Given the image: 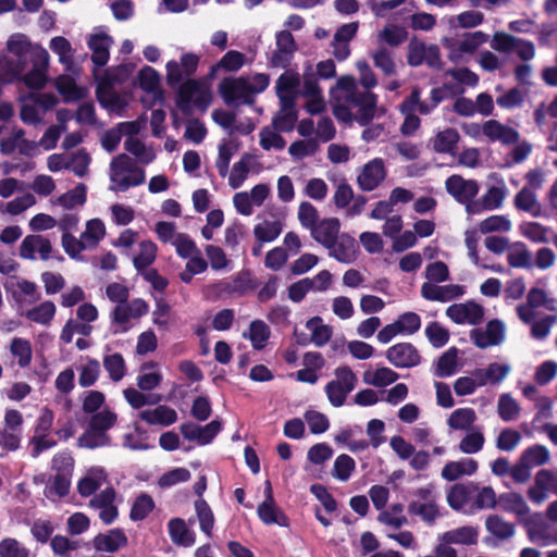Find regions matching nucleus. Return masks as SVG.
Listing matches in <instances>:
<instances>
[{"instance_id": "35", "label": "nucleus", "mask_w": 557, "mask_h": 557, "mask_svg": "<svg viewBox=\"0 0 557 557\" xmlns=\"http://www.w3.org/2000/svg\"><path fill=\"white\" fill-rule=\"evenodd\" d=\"M271 330L262 320H253L248 331L243 333V337L250 341L256 350H262L270 338Z\"/></svg>"}, {"instance_id": "61", "label": "nucleus", "mask_w": 557, "mask_h": 557, "mask_svg": "<svg viewBox=\"0 0 557 557\" xmlns=\"http://www.w3.org/2000/svg\"><path fill=\"white\" fill-rule=\"evenodd\" d=\"M71 474L54 473L46 486V496L59 498L69 494L71 487Z\"/></svg>"}, {"instance_id": "54", "label": "nucleus", "mask_w": 557, "mask_h": 557, "mask_svg": "<svg viewBox=\"0 0 557 557\" xmlns=\"http://www.w3.org/2000/svg\"><path fill=\"white\" fill-rule=\"evenodd\" d=\"M549 450L540 444H534L522 451L520 459L529 466V468H535L546 465L549 461Z\"/></svg>"}, {"instance_id": "14", "label": "nucleus", "mask_w": 557, "mask_h": 557, "mask_svg": "<svg viewBox=\"0 0 557 557\" xmlns=\"http://www.w3.org/2000/svg\"><path fill=\"white\" fill-rule=\"evenodd\" d=\"M408 63L411 66H419L425 63L428 66L441 70L443 62L440 48L436 45H425L423 42H411L408 47Z\"/></svg>"}, {"instance_id": "23", "label": "nucleus", "mask_w": 557, "mask_h": 557, "mask_svg": "<svg viewBox=\"0 0 557 557\" xmlns=\"http://www.w3.org/2000/svg\"><path fill=\"white\" fill-rule=\"evenodd\" d=\"M482 134L491 141H499L503 145L518 143L520 134L515 128L500 123L497 120H488L482 125Z\"/></svg>"}, {"instance_id": "60", "label": "nucleus", "mask_w": 557, "mask_h": 557, "mask_svg": "<svg viewBox=\"0 0 557 557\" xmlns=\"http://www.w3.org/2000/svg\"><path fill=\"white\" fill-rule=\"evenodd\" d=\"M103 368L113 382H120L126 374L124 358L119 352L104 356Z\"/></svg>"}, {"instance_id": "18", "label": "nucleus", "mask_w": 557, "mask_h": 557, "mask_svg": "<svg viewBox=\"0 0 557 557\" xmlns=\"http://www.w3.org/2000/svg\"><path fill=\"white\" fill-rule=\"evenodd\" d=\"M53 247L49 238L41 235H27L20 245V257L26 260H49Z\"/></svg>"}, {"instance_id": "29", "label": "nucleus", "mask_w": 557, "mask_h": 557, "mask_svg": "<svg viewBox=\"0 0 557 557\" xmlns=\"http://www.w3.org/2000/svg\"><path fill=\"white\" fill-rule=\"evenodd\" d=\"M138 417L149 425L169 426L177 421V412L165 405L143 410L138 413Z\"/></svg>"}, {"instance_id": "31", "label": "nucleus", "mask_w": 557, "mask_h": 557, "mask_svg": "<svg viewBox=\"0 0 557 557\" xmlns=\"http://www.w3.org/2000/svg\"><path fill=\"white\" fill-rule=\"evenodd\" d=\"M220 290L230 295L243 296L257 287L249 272H242L230 280L219 283Z\"/></svg>"}, {"instance_id": "39", "label": "nucleus", "mask_w": 557, "mask_h": 557, "mask_svg": "<svg viewBox=\"0 0 557 557\" xmlns=\"http://www.w3.org/2000/svg\"><path fill=\"white\" fill-rule=\"evenodd\" d=\"M299 85V76L293 72H285L276 81L275 89L276 96L280 101L288 99V101H296V89Z\"/></svg>"}, {"instance_id": "12", "label": "nucleus", "mask_w": 557, "mask_h": 557, "mask_svg": "<svg viewBox=\"0 0 557 557\" xmlns=\"http://www.w3.org/2000/svg\"><path fill=\"white\" fill-rule=\"evenodd\" d=\"M248 86V78H226L220 83L219 89L227 104L251 103L252 94Z\"/></svg>"}, {"instance_id": "36", "label": "nucleus", "mask_w": 557, "mask_h": 557, "mask_svg": "<svg viewBox=\"0 0 557 557\" xmlns=\"http://www.w3.org/2000/svg\"><path fill=\"white\" fill-rule=\"evenodd\" d=\"M124 149L136 158L137 164L147 165L156 159L152 147L147 146L137 137H128L124 141Z\"/></svg>"}, {"instance_id": "37", "label": "nucleus", "mask_w": 557, "mask_h": 557, "mask_svg": "<svg viewBox=\"0 0 557 557\" xmlns=\"http://www.w3.org/2000/svg\"><path fill=\"white\" fill-rule=\"evenodd\" d=\"M459 133L453 127L438 132L432 139L431 145L438 153H453L459 141Z\"/></svg>"}, {"instance_id": "33", "label": "nucleus", "mask_w": 557, "mask_h": 557, "mask_svg": "<svg viewBox=\"0 0 557 557\" xmlns=\"http://www.w3.org/2000/svg\"><path fill=\"white\" fill-rule=\"evenodd\" d=\"M107 481V474L102 468H91L86 475L77 483V491L81 496H91Z\"/></svg>"}, {"instance_id": "64", "label": "nucleus", "mask_w": 557, "mask_h": 557, "mask_svg": "<svg viewBox=\"0 0 557 557\" xmlns=\"http://www.w3.org/2000/svg\"><path fill=\"white\" fill-rule=\"evenodd\" d=\"M512 227L511 221L506 215H491L482 220L478 228L482 234H490L495 232H509Z\"/></svg>"}, {"instance_id": "55", "label": "nucleus", "mask_w": 557, "mask_h": 557, "mask_svg": "<svg viewBox=\"0 0 557 557\" xmlns=\"http://www.w3.org/2000/svg\"><path fill=\"white\" fill-rule=\"evenodd\" d=\"M508 195V188L506 183L500 180L495 185H492L482 196L484 205L487 206L488 210H497L503 207L504 201Z\"/></svg>"}, {"instance_id": "32", "label": "nucleus", "mask_w": 557, "mask_h": 557, "mask_svg": "<svg viewBox=\"0 0 557 557\" xmlns=\"http://www.w3.org/2000/svg\"><path fill=\"white\" fill-rule=\"evenodd\" d=\"M169 535L176 545L190 547L196 542L194 531L189 530L185 520L182 518H173L168 523Z\"/></svg>"}, {"instance_id": "21", "label": "nucleus", "mask_w": 557, "mask_h": 557, "mask_svg": "<svg viewBox=\"0 0 557 557\" xmlns=\"http://www.w3.org/2000/svg\"><path fill=\"white\" fill-rule=\"evenodd\" d=\"M115 496V491L112 487H107L89 500V506L99 511V518L106 524L112 523L117 517Z\"/></svg>"}, {"instance_id": "38", "label": "nucleus", "mask_w": 557, "mask_h": 557, "mask_svg": "<svg viewBox=\"0 0 557 557\" xmlns=\"http://www.w3.org/2000/svg\"><path fill=\"white\" fill-rule=\"evenodd\" d=\"M478 530L471 525L460 527L440 534L442 541L451 545H473L478 542Z\"/></svg>"}, {"instance_id": "5", "label": "nucleus", "mask_w": 557, "mask_h": 557, "mask_svg": "<svg viewBox=\"0 0 557 557\" xmlns=\"http://www.w3.org/2000/svg\"><path fill=\"white\" fill-rule=\"evenodd\" d=\"M211 102V92L205 81L188 79L180 85L177 107L184 113L193 107L205 111Z\"/></svg>"}, {"instance_id": "9", "label": "nucleus", "mask_w": 557, "mask_h": 557, "mask_svg": "<svg viewBox=\"0 0 557 557\" xmlns=\"http://www.w3.org/2000/svg\"><path fill=\"white\" fill-rule=\"evenodd\" d=\"M4 287L20 307L34 305L41 298L38 286L21 276H10Z\"/></svg>"}, {"instance_id": "3", "label": "nucleus", "mask_w": 557, "mask_h": 557, "mask_svg": "<svg viewBox=\"0 0 557 557\" xmlns=\"http://www.w3.org/2000/svg\"><path fill=\"white\" fill-rule=\"evenodd\" d=\"M109 180L110 190L124 193L132 187L143 185L146 181V173L127 153H120L110 162Z\"/></svg>"}, {"instance_id": "24", "label": "nucleus", "mask_w": 557, "mask_h": 557, "mask_svg": "<svg viewBox=\"0 0 557 557\" xmlns=\"http://www.w3.org/2000/svg\"><path fill=\"white\" fill-rule=\"evenodd\" d=\"M339 230L341 223L337 218H325L310 230V234L317 243L327 248L341 235Z\"/></svg>"}, {"instance_id": "2", "label": "nucleus", "mask_w": 557, "mask_h": 557, "mask_svg": "<svg viewBox=\"0 0 557 557\" xmlns=\"http://www.w3.org/2000/svg\"><path fill=\"white\" fill-rule=\"evenodd\" d=\"M9 55L0 58V69L9 81H14L24 73L29 64L39 60L48 51L37 44H33L24 34L16 33L7 41Z\"/></svg>"}, {"instance_id": "50", "label": "nucleus", "mask_w": 557, "mask_h": 557, "mask_svg": "<svg viewBox=\"0 0 557 557\" xmlns=\"http://www.w3.org/2000/svg\"><path fill=\"white\" fill-rule=\"evenodd\" d=\"M55 305L50 300H46L27 310L24 315L28 321L34 323L49 325L55 315Z\"/></svg>"}, {"instance_id": "26", "label": "nucleus", "mask_w": 557, "mask_h": 557, "mask_svg": "<svg viewBox=\"0 0 557 557\" xmlns=\"http://www.w3.org/2000/svg\"><path fill=\"white\" fill-rule=\"evenodd\" d=\"M113 44V39L104 34L90 35L87 45L91 50V61L96 66H104L110 58V48Z\"/></svg>"}, {"instance_id": "13", "label": "nucleus", "mask_w": 557, "mask_h": 557, "mask_svg": "<svg viewBox=\"0 0 557 557\" xmlns=\"http://www.w3.org/2000/svg\"><path fill=\"white\" fill-rule=\"evenodd\" d=\"M199 64V57L196 53L186 52L181 55L180 61L166 63V81L171 87L182 83L185 77L193 75Z\"/></svg>"}, {"instance_id": "41", "label": "nucleus", "mask_w": 557, "mask_h": 557, "mask_svg": "<svg viewBox=\"0 0 557 557\" xmlns=\"http://www.w3.org/2000/svg\"><path fill=\"white\" fill-rule=\"evenodd\" d=\"M476 420L474 409L465 407L454 410L447 419V424L451 430L470 431Z\"/></svg>"}, {"instance_id": "8", "label": "nucleus", "mask_w": 557, "mask_h": 557, "mask_svg": "<svg viewBox=\"0 0 557 557\" xmlns=\"http://www.w3.org/2000/svg\"><path fill=\"white\" fill-rule=\"evenodd\" d=\"M444 99L445 90L442 87L433 88L425 99L421 98L420 88L413 87L410 94L400 102L399 111H413L422 115H429Z\"/></svg>"}, {"instance_id": "7", "label": "nucleus", "mask_w": 557, "mask_h": 557, "mask_svg": "<svg viewBox=\"0 0 557 557\" xmlns=\"http://www.w3.org/2000/svg\"><path fill=\"white\" fill-rule=\"evenodd\" d=\"M491 48L500 53L515 52L524 62L531 61L535 57V46L532 41L504 32H496L493 35Z\"/></svg>"}, {"instance_id": "20", "label": "nucleus", "mask_w": 557, "mask_h": 557, "mask_svg": "<svg viewBox=\"0 0 557 557\" xmlns=\"http://www.w3.org/2000/svg\"><path fill=\"white\" fill-rule=\"evenodd\" d=\"M359 29L358 22L343 24L335 32L331 41L332 53L337 61H345L350 55V41L356 37Z\"/></svg>"}, {"instance_id": "49", "label": "nucleus", "mask_w": 557, "mask_h": 557, "mask_svg": "<svg viewBox=\"0 0 557 557\" xmlns=\"http://www.w3.org/2000/svg\"><path fill=\"white\" fill-rule=\"evenodd\" d=\"M258 516L265 524H278L281 527L288 525V518L275 505V502H262L258 506Z\"/></svg>"}, {"instance_id": "10", "label": "nucleus", "mask_w": 557, "mask_h": 557, "mask_svg": "<svg viewBox=\"0 0 557 557\" xmlns=\"http://www.w3.org/2000/svg\"><path fill=\"white\" fill-rule=\"evenodd\" d=\"M297 50V44L293 34L283 29L275 35V49L271 53L270 64L273 67L286 69L290 65L294 54Z\"/></svg>"}, {"instance_id": "52", "label": "nucleus", "mask_w": 557, "mask_h": 557, "mask_svg": "<svg viewBox=\"0 0 557 557\" xmlns=\"http://www.w3.org/2000/svg\"><path fill=\"white\" fill-rule=\"evenodd\" d=\"M485 436L481 429L473 428L460 440L458 449L466 455H473L482 450Z\"/></svg>"}, {"instance_id": "34", "label": "nucleus", "mask_w": 557, "mask_h": 557, "mask_svg": "<svg viewBox=\"0 0 557 557\" xmlns=\"http://www.w3.org/2000/svg\"><path fill=\"white\" fill-rule=\"evenodd\" d=\"M163 380V375L158 366L152 362L144 363L140 367V373L136 381L137 386L143 392H149L157 388Z\"/></svg>"}, {"instance_id": "43", "label": "nucleus", "mask_w": 557, "mask_h": 557, "mask_svg": "<svg viewBox=\"0 0 557 557\" xmlns=\"http://www.w3.org/2000/svg\"><path fill=\"white\" fill-rule=\"evenodd\" d=\"M513 203L518 210L529 212L533 216H539L542 212L537 196L530 187H523L516 195Z\"/></svg>"}, {"instance_id": "58", "label": "nucleus", "mask_w": 557, "mask_h": 557, "mask_svg": "<svg viewBox=\"0 0 557 557\" xmlns=\"http://www.w3.org/2000/svg\"><path fill=\"white\" fill-rule=\"evenodd\" d=\"M408 512L411 516L420 517L429 525H433L441 516L437 502L428 504L409 503Z\"/></svg>"}, {"instance_id": "46", "label": "nucleus", "mask_w": 557, "mask_h": 557, "mask_svg": "<svg viewBox=\"0 0 557 557\" xmlns=\"http://www.w3.org/2000/svg\"><path fill=\"white\" fill-rule=\"evenodd\" d=\"M306 327L311 334V342L318 347L324 346L331 339L333 333L332 327L324 324L320 317L309 319L306 323Z\"/></svg>"}, {"instance_id": "30", "label": "nucleus", "mask_w": 557, "mask_h": 557, "mask_svg": "<svg viewBox=\"0 0 557 557\" xmlns=\"http://www.w3.org/2000/svg\"><path fill=\"white\" fill-rule=\"evenodd\" d=\"M479 465L474 459L463 458L458 461L447 462L442 471L441 475L446 481H456L463 475H472L478 471Z\"/></svg>"}, {"instance_id": "53", "label": "nucleus", "mask_w": 557, "mask_h": 557, "mask_svg": "<svg viewBox=\"0 0 557 557\" xmlns=\"http://www.w3.org/2000/svg\"><path fill=\"white\" fill-rule=\"evenodd\" d=\"M252 157L249 153H245L242 158L234 163L230 176L228 185L233 189H237L247 178L251 169Z\"/></svg>"}, {"instance_id": "25", "label": "nucleus", "mask_w": 557, "mask_h": 557, "mask_svg": "<svg viewBox=\"0 0 557 557\" xmlns=\"http://www.w3.org/2000/svg\"><path fill=\"white\" fill-rule=\"evenodd\" d=\"M329 249L330 257L336 259L342 263H351L356 259L358 245L351 236L347 234H341L337 239L334 240Z\"/></svg>"}, {"instance_id": "42", "label": "nucleus", "mask_w": 557, "mask_h": 557, "mask_svg": "<svg viewBox=\"0 0 557 557\" xmlns=\"http://www.w3.org/2000/svg\"><path fill=\"white\" fill-rule=\"evenodd\" d=\"M507 262L512 268L531 269L533 267L532 252L521 242L510 245Z\"/></svg>"}, {"instance_id": "48", "label": "nucleus", "mask_w": 557, "mask_h": 557, "mask_svg": "<svg viewBox=\"0 0 557 557\" xmlns=\"http://www.w3.org/2000/svg\"><path fill=\"white\" fill-rule=\"evenodd\" d=\"M86 200L87 187L85 184L79 183L73 189L59 196L54 202L66 210H72L75 207H82Z\"/></svg>"}, {"instance_id": "56", "label": "nucleus", "mask_w": 557, "mask_h": 557, "mask_svg": "<svg viewBox=\"0 0 557 557\" xmlns=\"http://www.w3.org/2000/svg\"><path fill=\"white\" fill-rule=\"evenodd\" d=\"M521 408L517 400L509 394L504 393L497 401V413L505 422L515 421L520 416Z\"/></svg>"}, {"instance_id": "1", "label": "nucleus", "mask_w": 557, "mask_h": 557, "mask_svg": "<svg viewBox=\"0 0 557 557\" xmlns=\"http://www.w3.org/2000/svg\"><path fill=\"white\" fill-rule=\"evenodd\" d=\"M360 85L351 76H343L337 81V89L343 92V99L356 108L355 120L362 126L368 125L377 111V96L371 92L377 81L366 61H358Z\"/></svg>"}, {"instance_id": "15", "label": "nucleus", "mask_w": 557, "mask_h": 557, "mask_svg": "<svg viewBox=\"0 0 557 557\" xmlns=\"http://www.w3.org/2000/svg\"><path fill=\"white\" fill-rule=\"evenodd\" d=\"M446 315L456 324L478 325L484 319V309L474 301L453 304L447 307Z\"/></svg>"}, {"instance_id": "63", "label": "nucleus", "mask_w": 557, "mask_h": 557, "mask_svg": "<svg viewBox=\"0 0 557 557\" xmlns=\"http://www.w3.org/2000/svg\"><path fill=\"white\" fill-rule=\"evenodd\" d=\"M157 256V246L152 242H143L139 246V253L134 257L133 263L137 271L143 273L149 270L148 267L153 263Z\"/></svg>"}, {"instance_id": "57", "label": "nucleus", "mask_w": 557, "mask_h": 557, "mask_svg": "<svg viewBox=\"0 0 557 557\" xmlns=\"http://www.w3.org/2000/svg\"><path fill=\"white\" fill-rule=\"evenodd\" d=\"M195 511L199 521L200 530L207 535H212V530L215 523V518L210 506L203 498H198L195 502Z\"/></svg>"}, {"instance_id": "16", "label": "nucleus", "mask_w": 557, "mask_h": 557, "mask_svg": "<svg viewBox=\"0 0 557 557\" xmlns=\"http://www.w3.org/2000/svg\"><path fill=\"white\" fill-rule=\"evenodd\" d=\"M445 189L449 196L462 205L478 196L480 185L475 180H467L459 174H453L446 178Z\"/></svg>"}, {"instance_id": "44", "label": "nucleus", "mask_w": 557, "mask_h": 557, "mask_svg": "<svg viewBox=\"0 0 557 557\" xmlns=\"http://www.w3.org/2000/svg\"><path fill=\"white\" fill-rule=\"evenodd\" d=\"M499 507L507 512H512L518 517L529 515L530 508L524 498L515 492L504 493L498 497Z\"/></svg>"}, {"instance_id": "59", "label": "nucleus", "mask_w": 557, "mask_h": 557, "mask_svg": "<svg viewBox=\"0 0 557 557\" xmlns=\"http://www.w3.org/2000/svg\"><path fill=\"white\" fill-rule=\"evenodd\" d=\"M283 227L280 221H263L253 227V235L260 243H270L278 237Z\"/></svg>"}, {"instance_id": "11", "label": "nucleus", "mask_w": 557, "mask_h": 557, "mask_svg": "<svg viewBox=\"0 0 557 557\" xmlns=\"http://www.w3.org/2000/svg\"><path fill=\"white\" fill-rule=\"evenodd\" d=\"M505 324L498 320H491L485 327H478L470 331V339L479 348H487L500 345L505 339Z\"/></svg>"}, {"instance_id": "47", "label": "nucleus", "mask_w": 557, "mask_h": 557, "mask_svg": "<svg viewBox=\"0 0 557 557\" xmlns=\"http://www.w3.org/2000/svg\"><path fill=\"white\" fill-rule=\"evenodd\" d=\"M529 536L532 542L541 546L557 544V529L552 528L546 522L533 524L529 530Z\"/></svg>"}, {"instance_id": "40", "label": "nucleus", "mask_w": 557, "mask_h": 557, "mask_svg": "<svg viewBox=\"0 0 557 557\" xmlns=\"http://www.w3.org/2000/svg\"><path fill=\"white\" fill-rule=\"evenodd\" d=\"M486 530L500 541L509 540L515 535L516 527L498 515H491L485 520Z\"/></svg>"}, {"instance_id": "17", "label": "nucleus", "mask_w": 557, "mask_h": 557, "mask_svg": "<svg viewBox=\"0 0 557 557\" xmlns=\"http://www.w3.org/2000/svg\"><path fill=\"white\" fill-rule=\"evenodd\" d=\"M385 177L384 161L375 158L360 169L357 175V184L362 191H372L383 183Z\"/></svg>"}, {"instance_id": "45", "label": "nucleus", "mask_w": 557, "mask_h": 557, "mask_svg": "<svg viewBox=\"0 0 557 557\" xmlns=\"http://www.w3.org/2000/svg\"><path fill=\"white\" fill-rule=\"evenodd\" d=\"M363 382L368 385L375 387H384L394 382L399 377L398 373L387 367L377 368L374 371L367 370L363 372Z\"/></svg>"}, {"instance_id": "19", "label": "nucleus", "mask_w": 557, "mask_h": 557, "mask_svg": "<svg viewBox=\"0 0 557 557\" xmlns=\"http://www.w3.org/2000/svg\"><path fill=\"white\" fill-rule=\"evenodd\" d=\"M385 357L396 368H412L420 363L421 356L418 349L410 343H398L389 347Z\"/></svg>"}, {"instance_id": "6", "label": "nucleus", "mask_w": 557, "mask_h": 557, "mask_svg": "<svg viewBox=\"0 0 557 557\" xmlns=\"http://www.w3.org/2000/svg\"><path fill=\"white\" fill-rule=\"evenodd\" d=\"M357 384V376L352 370L347 367H338L335 370V379L325 386V393L329 401L334 407L344 405L348 394L354 391Z\"/></svg>"}, {"instance_id": "62", "label": "nucleus", "mask_w": 557, "mask_h": 557, "mask_svg": "<svg viewBox=\"0 0 557 557\" xmlns=\"http://www.w3.org/2000/svg\"><path fill=\"white\" fill-rule=\"evenodd\" d=\"M50 49L58 54L60 63L70 71L73 65V49L70 41L62 36L53 37L50 40Z\"/></svg>"}, {"instance_id": "51", "label": "nucleus", "mask_w": 557, "mask_h": 557, "mask_svg": "<svg viewBox=\"0 0 557 557\" xmlns=\"http://www.w3.org/2000/svg\"><path fill=\"white\" fill-rule=\"evenodd\" d=\"M124 398L134 409H140L146 405H157L163 400L160 394H144L143 391L127 387L123 391Z\"/></svg>"}, {"instance_id": "4", "label": "nucleus", "mask_w": 557, "mask_h": 557, "mask_svg": "<svg viewBox=\"0 0 557 557\" xmlns=\"http://www.w3.org/2000/svg\"><path fill=\"white\" fill-rule=\"evenodd\" d=\"M106 236V226L100 219H91L86 222L85 231L79 238L74 235H66L64 239V251L74 260H83L82 252L95 249Z\"/></svg>"}, {"instance_id": "22", "label": "nucleus", "mask_w": 557, "mask_h": 557, "mask_svg": "<svg viewBox=\"0 0 557 557\" xmlns=\"http://www.w3.org/2000/svg\"><path fill=\"white\" fill-rule=\"evenodd\" d=\"M49 53L41 55L39 60L33 61L29 65L32 69L24 72L15 79H20L29 89H41L48 81Z\"/></svg>"}, {"instance_id": "28", "label": "nucleus", "mask_w": 557, "mask_h": 557, "mask_svg": "<svg viewBox=\"0 0 557 557\" xmlns=\"http://www.w3.org/2000/svg\"><path fill=\"white\" fill-rule=\"evenodd\" d=\"M92 544L96 550L114 553L127 545V536L121 529H111L95 536Z\"/></svg>"}, {"instance_id": "27", "label": "nucleus", "mask_w": 557, "mask_h": 557, "mask_svg": "<svg viewBox=\"0 0 557 557\" xmlns=\"http://www.w3.org/2000/svg\"><path fill=\"white\" fill-rule=\"evenodd\" d=\"M296 101H280V109L272 119V127L275 131L288 133L295 127L297 121Z\"/></svg>"}]
</instances>
